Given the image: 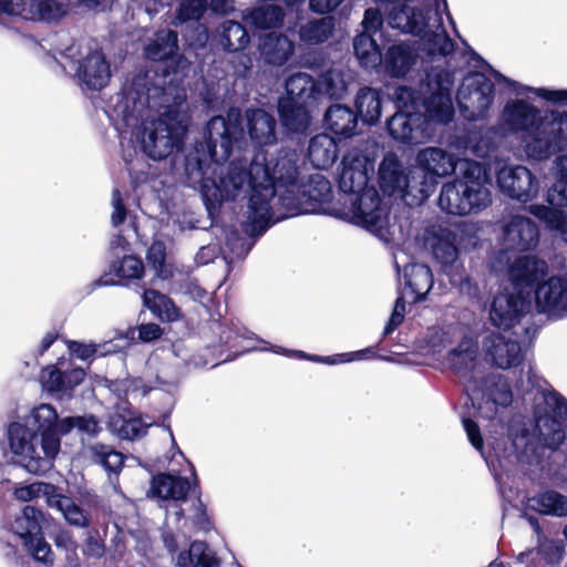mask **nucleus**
<instances>
[{"instance_id":"obj_1","label":"nucleus","mask_w":567,"mask_h":567,"mask_svg":"<svg viewBox=\"0 0 567 567\" xmlns=\"http://www.w3.org/2000/svg\"><path fill=\"white\" fill-rule=\"evenodd\" d=\"M236 133V124L220 115L212 117L206 124L205 141L196 143L185 157V173L189 186L199 187L209 215L224 202L248 197L244 230L250 237H259L271 226L276 209L267 154L256 151L249 164L243 159L230 162L218 179L208 175L216 174L213 166L229 158Z\"/></svg>"},{"instance_id":"obj_2","label":"nucleus","mask_w":567,"mask_h":567,"mask_svg":"<svg viewBox=\"0 0 567 567\" xmlns=\"http://www.w3.org/2000/svg\"><path fill=\"white\" fill-rule=\"evenodd\" d=\"M187 110L184 87L173 80L151 82L147 76L138 75L116 95L106 114L123 138L130 134L146 156L162 161L182 145L187 131Z\"/></svg>"},{"instance_id":"obj_3","label":"nucleus","mask_w":567,"mask_h":567,"mask_svg":"<svg viewBox=\"0 0 567 567\" xmlns=\"http://www.w3.org/2000/svg\"><path fill=\"white\" fill-rule=\"evenodd\" d=\"M443 13L456 31L446 0H422V7L396 8L388 17L392 29L419 38L415 51L425 75L449 70L446 66L455 50V43L444 28Z\"/></svg>"},{"instance_id":"obj_4","label":"nucleus","mask_w":567,"mask_h":567,"mask_svg":"<svg viewBox=\"0 0 567 567\" xmlns=\"http://www.w3.org/2000/svg\"><path fill=\"white\" fill-rule=\"evenodd\" d=\"M501 125L519 137L532 159H547L567 147V113L548 115L523 97L506 102Z\"/></svg>"},{"instance_id":"obj_5","label":"nucleus","mask_w":567,"mask_h":567,"mask_svg":"<svg viewBox=\"0 0 567 567\" xmlns=\"http://www.w3.org/2000/svg\"><path fill=\"white\" fill-rule=\"evenodd\" d=\"M454 76L450 70L427 72L421 80L419 92L411 87L399 86L395 91L398 103L403 106L421 102L426 124L434 131L435 126L450 124L455 114L453 103Z\"/></svg>"},{"instance_id":"obj_6","label":"nucleus","mask_w":567,"mask_h":567,"mask_svg":"<svg viewBox=\"0 0 567 567\" xmlns=\"http://www.w3.org/2000/svg\"><path fill=\"white\" fill-rule=\"evenodd\" d=\"M61 56L70 62L82 87L100 91L110 82V63L93 41L74 42L61 52Z\"/></svg>"},{"instance_id":"obj_7","label":"nucleus","mask_w":567,"mask_h":567,"mask_svg":"<svg viewBox=\"0 0 567 567\" xmlns=\"http://www.w3.org/2000/svg\"><path fill=\"white\" fill-rule=\"evenodd\" d=\"M299 190L279 196L271 225L286 217L318 213L323 204L332 199L331 183L320 174L310 175L306 183L299 182Z\"/></svg>"},{"instance_id":"obj_8","label":"nucleus","mask_w":567,"mask_h":567,"mask_svg":"<svg viewBox=\"0 0 567 567\" xmlns=\"http://www.w3.org/2000/svg\"><path fill=\"white\" fill-rule=\"evenodd\" d=\"M7 435L16 462L29 473L39 475L51 470L58 453H49L41 436L28 424L12 422Z\"/></svg>"},{"instance_id":"obj_9","label":"nucleus","mask_w":567,"mask_h":567,"mask_svg":"<svg viewBox=\"0 0 567 567\" xmlns=\"http://www.w3.org/2000/svg\"><path fill=\"white\" fill-rule=\"evenodd\" d=\"M544 411L539 406L535 411L536 429L539 440L550 450L560 446L566 437L563 421H567V400L555 390L542 393Z\"/></svg>"},{"instance_id":"obj_10","label":"nucleus","mask_w":567,"mask_h":567,"mask_svg":"<svg viewBox=\"0 0 567 567\" xmlns=\"http://www.w3.org/2000/svg\"><path fill=\"white\" fill-rule=\"evenodd\" d=\"M456 100L464 118H484L494 101V84L484 74L470 75L458 89Z\"/></svg>"},{"instance_id":"obj_11","label":"nucleus","mask_w":567,"mask_h":567,"mask_svg":"<svg viewBox=\"0 0 567 567\" xmlns=\"http://www.w3.org/2000/svg\"><path fill=\"white\" fill-rule=\"evenodd\" d=\"M446 362L463 381L466 392H475L483 378V365L478 361V343L471 337H462L457 346L450 349Z\"/></svg>"},{"instance_id":"obj_12","label":"nucleus","mask_w":567,"mask_h":567,"mask_svg":"<svg viewBox=\"0 0 567 567\" xmlns=\"http://www.w3.org/2000/svg\"><path fill=\"white\" fill-rule=\"evenodd\" d=\"M460 176L470 215H477L492 205V192L485 167L475 161H460Z\"/></svg>"},{"instance_id":"obj_13","label":"nucleus","mask_w":567,"mask_h":567,"mask_svg":"<svg viewBox=\"0 0 567 567\" xmlns=\"http://www.w3.org/2000/svg\"><path fill=\"white\" fill-rule=\"evenodd\" d=\"M269 164V187L275 190L272 204L281 194L299 190V155L295 150L281 148L276 156L267 155Z\"/></svg>"},{"instance_id":"obj_14","label":"nucleus","mask_w":567,"mask_h":567,"mask_svg":"<svg viewBox=\"0 0 567 567\" xmlns=\"http://www.w3.org/2000/svg\"><path fill=\"white\" fill-rule=\"evenodd\" d=\"M349 214L353 224L374 233L385 227L389 209L371 186L351 198Z\"/></svg>"},{"instance_id":"obj_15","label":"nucleus","mask_w":567,"mask_h":567,"mask_svg":"<svg viewBox=\"0 0 567 567\" xmlns=\"http://www.w3.org/2000/svg\"><path fill=\"white\" fill-rule=\"evenodd\" d=\"M530 309V299L522 292H499L493 298L488 318L494 327L509 330L518 324Z\"/></svg>"},{"instance_id":"obj_16","label":"nucleus","mask_w":567,"mask_h":567,"mask_svg":"<svg viewBox=\"0 0 567 567\" xmlns=\"http://www.w3.org/2000/svg\"><path fill=\"white\" fill-rule=\"evenodd\" d=\"M468 400L475 405V396L482 393V403L478 413L485 419H493L498 408H506L513 401V393L508 382L502 375H485L478 381L475 392H466Z\"/></svg>"},{"instance_id":"obj_17","label":"nucleus","mask_w":567,"mask_h":567,"mask_svg":"<svg viewBox=\"0 0 567 567\" xmlns=\"http://www.w3.org/2000/svg\"><path fill=\"white\" fill-rule=\"evenodd\" d=\"M496 178L504 195L522 203L532 200L539 190V181L523 165L504 166Z\"/></svg>"},{"instance_id":"obj_18","label":"nucleus","mask_w":567,"mask_h":567,"mask_svg":"<svg viewBox=\"0 0 567 567\" xmlns=\"http://www.w3.org/2000/svg\"><path fill=\"white\" fill-rule=\"evenodd\" d=\"M22 423L28 424L41 436L49 453L59 454L61 436L65 433H62V419H59L58 412L52 405L42 403L33 408Z\"/></svg>"},{"instance_id":"obj_19","label":"nucleus","mask_w":567,"mask_h":567,"mask_svg":"<svg viewBox=\"0 0 567 567\" xmlns=\"http://www.w3.org/2000/svg\"><path fill=\"white\" fill-rule=\"evenodd\" d=\"M502 245L508 251H529L539 243V229L534 220L522 215H513L502 227Z\"/></svg>"},{"instance_id":"obj_20","label":"nucleus","mask_w":567,"mask_h":567,"mask_svg":"<svg viewBox=\"0 0 567 567\" xmlns=\"http://www.w3.org/2000/svg\"><path fill=\"white\" fill-rule=\"evenodd\" d=\"M192 491V483L186 477L172 474H158L152 480V494L163 502L169 503L166 506L167 514H172L177 520L185 516V509L179 503H185Z\"/></svg>"},{"instance_id":"obj_21","label":"nucleus","mask_w":567,"mask_h":567,"mask_svg":"<svg viewBox=\"0 0 567 567\" xmlns=\"http://www.w3.org/2000/svg\"><path fill=\"white\" fill-rule=\"evenodd\" d=\"M341 164L339 174L341 192L355 196L371 187L368 183L373 173V164L368 156L358 151H351L343 156Z\"/></svg>"},{"instance_id":"obj_22","label":"nucleus","mask_w":567,"mask_h":567,"mask_svg":"<svg viewBox=\"0 0 567 567\" xmlns=\"http://www.w3.org/2000/svg\"><path fill=\"white\" fill-rule=\"evenodd\" d=\"M389 134L401 143L420 144L433 136V130L421 113L396 112L386 122Z\"/></svg>"},{"instance_id":"obj_23","label":"nucleus","mask_w":567,"mask_h":567,"mask_svg":"<svg viewBox=\"0 0 567 567\" xmlns=\"http://www.w3.org/2000/svg\"><path fill=\"white\" fill-rule=\"evenodd\" d=\"M536 307L550 319L567 317V281L560 277H550L535 291Z\"/></svg>"},{"instance_id":"obj_24","label":"nucleus","mask_w":567,"mask_h":567,"mask_svg":"<svg viewBox=\"0 0 567 567\" xmlns=\"http://www.w3.org/2000/svg\"><path fill=\"white\" fill-rule=\"evenodd\" d=\"M486 361L499 369L517 367L523 360V352L517 340L501 333L487 334L482 343Z\"/></svg>"},{"instance_id":"obj_25","label":"nucleus","mask_w":567,"mask_h":567,"mask_svg":"<svg viewBox=\"0 0 567 567\" xmlns=\"http://www.w3.org/2000/svg\"><path fill=\"white\" fill-rule=\"evenodd\" d=\"M87 7H96L103 0H80ZM52 0H0V12L20 16L25 20H49L52 17Z\"/></svg>"},{"instance_id":"obj_26","label":"nucleus","mask_w":567,"mask_h":567,"mask_svg":"<svg viewBox=\"0 0 567 567\" xmlns=\"http://www.w3.org/2000/svg\"><path fill=\"white\" fill-rule=\"evenodd\" d=\"M246 127L251 142L264 151L277 142V121L274 115L261 109H248L245 112Z\"/></svg>"},{"instance_id":"obj_27","label":"nucleus","mask_w":567,"mask_h":567,"mask_svg":"<svg viewBox=\"0 0 567 567\" xmlns=\"http://www.w3.org/2000/svg\"><path fill=\"white\" fill-rule=\"evenodd\" d=\"M548 271V265L545 260L533 257L522 256L514 260L509 266L508 277L517 289L530 288Z\"/></svg>"},{"instance_id":"obj_28","label":"nucleus","mask_w":567,"mask_h":567,"mask_svg":"<svg viewBox=\"0 0 567 567\" xmlns=\"http://www.w3.org/2000/svg\"><path fill=\"white\" fill-rule=\"evenodd\" d=\"M296 44L286 34L270 32L260 38V55L267 64L285 65L295 54Z\"/></svg>"},{"instance_id":"obj_29","label":"nucleus","mask_w":567,"mask_h":567,"mask_svg":"<svg viewBox=\"0 0 567 567\" xmlns=\"http://www.w3.org/2000/svg\"><path fill=\"white\" fill-rule=\"evenodd\" d=\"M417 167L442 178L453 174L457 167V158L440 147H425L416 155Z\"/></svg>"},{"instance_id":"obj_30","label":"nucleus","mask_w":567,"mask_h":567,"mask_svg":"<svg viewBox=\"0 0 567 567\" xmlns=\"http://www.w3.org/2000/svg\"><path fill=\"white\" fill-rule=\"evenodd\" d=\"M85 377L82 368L63 370L59 365H49L42 370L41 382L50 393L64 394L79 385Z\"/></svg>"},{"instance_id":"obj_31","label":"nucleus","mask_w":567,"mask_h":567,"mask_svg":"<svg viewBox=\"0 0 567 567\" xmlns=\"http://www.w3.org/2000/svg\"><path fill=\"white\" fill-rule=\"evenodd\" d=\"M409 173L405 174L403 165L399 157L393 154H386L379 166V184L382 192L389 196L395 193L403 198Z\"/></svg>"},{"instance_id":"obj_32","label":"nucleus","mask_w":567,"mask_h":567,"mask_svg":"<svg viewBox=\"0 0 567 567\" xmlns=\"http://www.w3.org/2000/svg\"><path fill=\"white\" fill-rule=\"evenodd\" d=\"M286 91L288 94L284 101H293V103L312 105L322 96V87L311 75L305 72H298L286 80Z\"/></svg>"},{"instance_id":"obj_33","label":"nucleus","mask_w":567,"mask_h":567,"mask_svg":"<svg viewBox=\"0 0 567 567\" xmlns=\"http://www.w3.org/2000/svg\"><path fill=\"white\" fill-rule=\"evenodd\" d=\"M415 48L405 42L391 45L384 54V68L392 78H402L417 60Z\"/></svg>"},{"instance_id":"obj_34","label":"nucleus","mask_w":567,"mask_h":567,"mask_svg":"<svg viewBox=\"0 0 567 567\" xmlns=\"http://www.w3.org/2000/svg\"><path fill=\"white\" fill-rule=\"evenodd\" d=\"M440 209L449 215L468 216L470 210L466 196L463 189L461 176L453 181L444 183L437 199Z\"/></svg>"},{"instance_id":"obj_35","label":"nucleus","mask_w":567,"mask_h":567,"mask_svg":"<svg viewBox=\"0 0 567 567\" xmlns=\"http://www.w3.org/2000/svg\"><path fill=\"white\" fill-rule=\"evenodd\" d=\"M218 45L226 52H239L246 49L250 42L246 27L235 20L223 21L215 31Z\"/></svg>"},{"instance_id":"obj_36","label":"nucleus","mask_w":567,"mask_h":567,"mask_svg":"<svg viewBox=\"0 0 567 567\" xmlns=\"http://www.w3.org/2000/svg\"><path fill=\"white\" fill-rule=\"evenodd\" d=\"M243 18L256 29L271 30L284 25L286 12L278 4L265 3L246 9Z\"/></svg>"},{"instance_id":"obj_37","label":"nucleus","mask_w":567,"mask_h":567,"mask_svg":"<svg viewBox=\"0 0 567 567\" xmlns=\"http://www.w3.org/2000/svg\"><path fill=\"white\" fill-rule=\"evenodd\" d=\"M308 158L318 169H327L338 158V145L334 138L326 133L313 136L308 146Z\"/></svg>"},{"instance_id":"obj_38","label":"nucleus","mask_w":567,"mask_h":567,"mask_svg":"<svg viewBox=\"0 0 567 567\" xmlns=\"http://www.w3.org/2000/svg\"><path fill=\"white\" fill-rule=\"evenodd\" d=\"M492 74L495 81L498 84H504L507 87L512 89V92L516 96H524L528 93L535 94L537 97L545 100L553 104H564L567 105V90H550L546 87H533L528 85L520 84L514 80L508 79L498 71L493 70Z\"/></svg>"},{"instance_id":"obj_39","label":"nucleus","mask_w":567,"mask_h":567,"mask_svg":"<svg viewBox=\"0 0 567 567\" xmlns=\"http://www.w3.org/2000/svg\"><path fill=\"white\" fill-rule=\"evenodd\" d=\"M43 514L32 505H25L21 513L16 516L11 529L23 544L35 539L42 533Z\"/></svg>"},{"instance_id":"obj_40","label":"nucleus","mask_w":567,"mask_h":567,"mask_svg":"<svg viewBox=\"0 0 567 567\" xmlns=\"http://www.w3.org/2000/svg\"><path fill=\"white\" fill-rule=\"evenodd\" d=\"M437 183L439 178L415 167L409 171L403 198L412 197L413 203L421 204L434 193Z\"/></svg>"},{"instance_id":"obj_41","label":"nucleus","mask_w":567,"mask_h":567,"mask_svg":"<svg viewBox=\"0 0 567 567\" xmlns=\"http://www.w3.org/2000/svg\"><path fill=\"white\" fill-rule=\"evenodd\" d=\"M324 122L327 127L336 135L350 137L355 132L358 114L348 106L334 104L327 110Z\"/></svg>"},{"instance_id":"obj_42","label":"nucleus","mask_w":567,"mask_h":567,"mask_svg":"<svg viewBox=\"0 0 567 567\" xmlns=\"http://www.w3.org/2000/svg\"><path fill=\"white\" fill-rule=\"evenodd\" d=\"M336 20L331 16L315 18L301 24L298 35L307 45H319L327 42L333 34Z\"/></svg>"},{"instance_id":"obj_43","label":"nucleus","mask_w":567,"mask_h":567,"mask_svg":"<svg viewBox=\"0 0 567 567\" xmlns=\"http://www.w3.org/2000/svg\"><path fill=\"white\" fill-rule=\"evenodd\" d=\"M49 507L59 511L64 519L74 527L86 528L90 526V514L71 497L61 494L58 488L54 495L49 497Z\"/></svg>"},{"instance_id":"obj_44","label":"nucleus","mask_w":567,"mask_h":567,"mask_svg":"<svg viewBox=\"0 0 567 567\" xmlns=\"http://www.w3.org/2000/svg\"><path fill=\"white\" fill-rule=\"evenodd\" d=\"M308 105L293 103V101L280 100L278 112L282 125L291 133H303L310 124Z\"/></svg>"},{"instance_id":"obj_45","label":"nucleus","mask_w":567,"mask_h":567,"mask_svg":"<svg viewBox=\"0 0 567 567\" xmlns=\"http://www.w3.org/2000/svg\"><path fill=\"white\" fill-rule=\"evenodd\" d=\"M178 51L177 32L163 29L155 33L154 39L146 44L145 55L153 61H164L174 56Z\"/></svg>"},{"instance_id":"obj_46","label":"nucleus","mask_w":567,"mask_h":567,"mask_svg":"<svg viewBox=\"0 0 567 567\" xmlns=\"http://www.w3.org/2000/svg\"><path fill=\"white\" fill-rule=\"evenodd\" d=\"M355 109L363 123L375 124L382 111L380 91L369 86L360 89L355 96Z\"/></svg>"},{"instance_id":"obj_47","label":"nucleus","mask_w":567,"mask_h":567,"mask_svg":"<svg viewBox=\"0 0 567 567\" xmlns=\"http://www.w3.org/2000/svg\"><path fill=\"white\" fill-rule=\"evenodd\" d=\"M215 553L205 542L195 540L188 550L181 551L177 556V567H218Z\"/></svg>"},{"instance_id":"obj_48","label":"nucleus","mask_w":567,"mask_h":567,"mask_svg":"<svg viewBox=\"0 0 567 567\" xmlns=\"http://www.w3.org/2000/svg\"><path fill=\"white\" fill-rule=\"evenodd\" d=\"M528 506L543 515L567 516V496L556 491H545L530 497Z\"/></svg>"},{"instance_id":"obj_49","label":"nucleus","mask_w":567,"mask_h":567,"mask_svg":"<svg viewBox=\"0 0 567 567\" xmlns=\"http://www.w3.org/2000/svg\"><path fill=\"white\" fill-rule=\"evenodd\" d=\"M405 285L415 295L414 300L420 301L425 298L433 287V275L431 269L423 264H411L404 268Z\"/></svg>"},{"instance_id":"obj_50","label":"nucleus","mask_w":567,"mask_h":567,"mask_svg":"<svg viewBox=\"0 0 567 567\" xmlns=\"http://www.w3.org/2000/svg\"><path fill=\"white\" fill-rule=\"evenodd\" d=\"M353 51L360 65L364 69H374L382 62V54L377 40L368 32H360L355 35Z\"/></svg>"},{"instance_id":"obj_51","label":"nucleus","mask_w":567,"mask_h":567,"mask_svg":"<svg viewBox=\"0 0 567 567\" xmlns=\"http://www.w3.org/2000/svg\"><path fill=\"white\" fill-rule=\"evenodd\" d=\"M143 303L161 320L175 321L181 317V311L172 299L157 290L146 289L143 293Z\"/></svg>"},{"instance_id":"obj_52","label":"nucleus","mask_w":567,"mask_h":567,"mask_svg":"<svg viewBox=\"0 0 567 567\" xmlns=\"http://www.w3.org/2000/svg\"><path fill=\"white\" fill-rule=\"evenodd\" d=\"M499 137L496 127H485L471 132L467 137L466 150L478 158H486L496 148Z\"/></svg>"},{"instance_id":"obj_53","label":"nucleus","mask_w":567,"mask_h":567,"mask_svg":"<svg viewBox=\"0 0 567 567\" xmlns=\"http://www.w3.org/2000/svg\"><path fill=\"white\" fill-rule=\"evenodd\" d=\"M462 423H463V427L466 432L470 443L476 451L480 452V454L482 455V457L486 461V463L488 465L491 464L493 467H495L494 463L496 461L498 463V466L501 468H504L505 467V464L503 463L504 461L507 463H511L512 462L511 457L516 458V456L513 455L512 453L508 454L507 456L503 457L499 455V453L497 452L496 449H494V454H492V453L487 454L484 450V442H483L481 430H480V426L477 425V423L468 417H462Z\"/></svg>"},{"instance_id":"obj_54","label":"nucleus","mask_w":567,"mask_h":567,"mask_svg":"<svg viewBox=\"0 0 567 567\" xmlns=\"http://www.w3.org/2000/svg\"><path fill=\"white\" fill-rule=\"evenodd\" d=\"M208 9V0H181L172 24L175 28H183L187 23L200 22Z\"/></svg>"},{"instance_id":"obj_55","label":"nucleus","mask_w":567,"mask_h":567,"mask_svg":"<svg viewBox=\"0 0 567 567\" xmlns=\"http://www.w3.org/2000/svg\"><path fill=\"white\" fill-rule=\"evenodd\" d=\"M109 426L121 440L133 441L146 434L147 425L141 419L130 417L126 419L121 414H113L110 416Z\"/></svg>"},{"instance_id":"obj_56","label":"nucleus","mask_w":567,"mask_h":567,"mask_svg":"<svg viewBox=\"0 0 567 567\" xmlns=\"http://www.w3.org/2000/svg\"><path fill=\"white\" fill-rule=\"evenodd\" d=\"M463 331L458 324H446L442 327H432L427 330L426 340L430 348L435 353L460 341Z\"/></svg>"},{"instance_id":"obj_57","label":"nucleus","mask_w":567,"mask_h":567,"mask_svg":"<svg viewBox=\"0 0 567 567\" xmlns=\"http://www.w3.org/2000/svg\"><path fill=\"white\" fill-rule=\"evenodd\" d=\"M91 460L101 465L110 474L117 475L122 470L124 456L112 446L105 444H94L89 447Z\"/></svg>"},{"instance_id":"obj_58","label":"nucleus","mask_w":567,"mask_h":567,"mask_svg":"<svg viewBox=\"0 0 567 567\" xmlns=\"http://www.w3.org/2000/svg\"><path fill=\"white\" fill-rule=\"evenodd\" d=\"M432 252L434 258L442 265L443 270L449 274L458 257L455 237L452 234L435 237Z\"/></svg>"},{"instance_id":"obj_59","label":"nucleus","mask_w":567,"mask_h":567,"mask_svg":"<svg viewBox=\"0 0 567 567\" xmlns=\"http://www.w3.org/2000/svg\"><path fill=\"white\" fill-rule=\"evenodd\" d=\"M53 542L59 553L63 556V567H81V559L78 553L79 545L72 532L65 528L56 530Z\"/></svg>"},{"instance_id":"obj_60","label":"nucleus","mask_w":567,"mask_h":567,"mask_svg":"<svg viewBox=\"0 0 567 567\" xmlns=\"http://www.w3.org/2000/svg\"><path fill=\"white\" fill-rule=\"evenodd\" d=\"M565 208L558 206L530 205L528 210L532 215L543 220L549 229L560 230L563 234L567 229V214Z\"/></svg>"},{"instance_id":"obj_61","label":"nucleus","mask_w":567,"mask_h":567,"mask_svg":"<svg viewBox=\"0 0 567 567\" xmlns=\"http://www.w3.org/2000/svg\"><path fill=\"white\" fill-rule=\"evenodd\" d=\"M144 264L142 259L133 255H124L120 260H113L110 265L111 274L120 279L135 280L144 275Z\"/></svg>"},{"instance_id":"obj_62","label":"nucleus","mask_w":567,"mask_h":567,"mask_svg":"<svg viewBox=\"0 0 567 567\" xmlns=\"http://www.w3.org/2000/svg\"><path fill=\"white\" fill-rule=\"evenodd\" d=\"M68 349L70 353L83 361L92 360L96 354H109L118 351V347L113 341L103 344L84 343L79 341H69Z\"/></svg>"},{"instance_id":"obj_63","label":"nucleus","mask_w":567,"mask_h":567,"mask_svg":"<svg viewBox=\"0 0 567 567\" xmlns=\"http://www.w3.org/2000/svg\"><path fill=\"white\" fill-rule=\"evenodd\" d=\"M318 84L322 87V95H328L331 99H341L348 89V81L343 72L337 69L326 71Z\"/></svg>"},{"instance_id":"obj_64","label":"nucleus","mask_w":567,"mask_h":567,"mask_svg":"<svg viewBox=\"0 0 567 567\" xmlns=\"http://www.w3.org/2000/svg\"><path fill=\"white\" fill-rule=\"evenodd\" d=\"M179 29L186 44L193 49H203L208 42V29L202 21L184 24V27Z\"/></svg>"}]
</instances>
